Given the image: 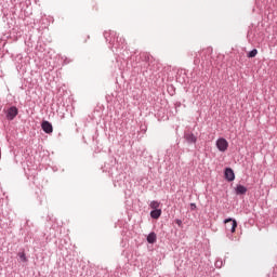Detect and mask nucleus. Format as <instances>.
Instances as JSON below:
<instances>
[{
    "instance_id": "obj_1",
    "label": "nucleus",
    "mask_w": 277,
    "mask_h": 277,
    "mask_svg": "<svg viewBox=\"0 0 277 277\" xmlns=\"http://www.w3.org/2000/svg\"><path fill=\"white\" fill-rule=\"evenodd\" d=\"M216 147L221 153H226L228 150V141L226 138H219L216 141Z\"/></svg>"
},
{
    "instance_id": "obj_2",
    "label": "nucleus",
    "mask_w": 277,
    "mask_h": 277,
    "mask_svg": "<svg viewBox=\"0 0 277 277\" xmlns=\"http://www.w3.org/2000/svg\"><path fill=\"white\" fill-rule=\"evenodd\" d=\"M16 116H18V108L16 106H12L6 110V119L14 120Z\"/></svg>"
},
{
    "instance_id": "obj_3",
    "label": "nucleus",
    "mask_w": 277,
    "mask_h": 277,
    "mask_svg": "<svg viewBox=\"0 0 277 277\" xmlns=\"http://www.w3.org/2000/svg\"><path fill=\"white\" fill-rule=\"evenodd\" d=\"M41 128L44 131V133H48V134L53 133V124H51V122L49 121H43L41 123Z\"/></svg>"
},
{
    "instance_id": "obj_4",
    "label": "nucleus",
    "mask_w": 277,
    "mask_h": 277,
    "mask_svg": "<svg viewBox=\"0 0 277 277\" xmlns=\"http://www.w3.org/2000/svg\"><path fill=\"white\" fill-rule=\"evenodd\" d=\"M184 137H185L186 142H188V144H196V142L198 140L196 137V135H194V133H192V132L185 133Z\"/></svg>"
},
{
    "instance_id": "obj_5",
    "label": "nucleus",
    "mask_w": 277,
    "mask_h": 277,
    "mask_svg": "<svg viewBox=\"0 0 277 277\" xmlns=\"http://www.w3.org/2000/svg\"><path fill=\"white\" fill-rule=\"evenodd\" d=\"M230 222H232V224L229 225V230H230V233H235V230L237 229V221L233 220V219H226L224 221L225 224H228Z\"/></svg>"
},
{
    "instance_id": "obj_6",
    "label": "nucleus",
    "mask_w": 277,
    "mask_h": 277,
    "mask_svg": "<svg viewBox=\"0 0 277 277\" xmlns=\"http://www.w3.org/2000/svg\"><path fill=\"white\" fill-rule=\"evenodd\" d=\"M225 179H226L227 181H235V172L233 171V169L227 168V169L225 170Z\"/></svg>"
},
{
    "instance_id": "obj_7",
    "label": "nucleus",
    "mask_w": 277,
    "mask_h": 277,
    "mask_svg": "<svg viewBox=\"0 0 277 277\" xmlns=\"http://www.w3.org/2000/svg\"><path fill=\"white\" fill-rule=\"evenodd\" d=\"M247 192H248V188H246V186H243V185H238L236 187V194L238 196H243V194H246Z\"/></svg>"
},
{
    "instance_id": "obj_8",
    "label": "nucleus",
    "mask_w": 277,
    "mask_h": 277,
    "mask_svg": "<svg viewBox=\"0 0 277 277\" xmlns=\"http://www.w3.org/2000/svg\"><path fill=\"white\" fill-rule=\"evenodd\" d=\"M153 220H159L161 217V209H156L150 212Z\"/></svg>"
},
{
    "instance_id": "obj_9",
    "label": "nucleus",
    "mask_w": 277,
    "mask_h": 277,
    "mask_svg": "<svg viewBox=\"0 0 277 277\" xmlns=\"http://www.w3.org/2000/svg\"><path fill=\"white\" fill-rule=\"evenodd\" d=\"M147 241H148V243H155L157 241V234H155V232H151L147 236Z\"/></svg>"
},
{
    "instance_id": "obj_10",
    "label": "nucleus",
    "mask_w": 277,
    "mask_h": 277,
    "mask_svg": "<svg viewBox=\"0 0 277 277\" xmlns=\"http://www.w3.org/2000/svg\"><path fill=\"white\" fill-rule=\"evenodd\" d=\"M141 57L143 58V62H150V60L153 58V56L150 55V53H142Z\"/></svg>"
},
{
    "instance_id": "obj_11",
    "label": "nucleus",
    "mask_w": 277,
    "mask_h": 277,
    "mask_svg": "<svg viewBox=\"0 0 277 277\" xmlns=\"http://www.w3.org/2000/svg\"><path fill=\"white\" fill-rule=\"evenodd\" d=\"M17 256H19L22 263H27V255L25 254V251L19 252Z\"/></svg>"
},
{
    "instance_id": "obj_12",
    "label": "nucleus",
    "mask_w": 277,
    "mask_h": 277,
    "mask_svg": "<svg viewBox=\"0 0 277 277\" xmlns=\"http://www.w3.org/2000/svg\"><path fill=\"white\" fill-rule=\"evenodd\" d=\"M161 203L159 201H151L149 205L150 209H154V210L159 209Z\"/></svg>"
},
{
    "instance_id": "obj_13",
    "label": "nucleus",
    "mask_w": 277,
    "mask_h": 277,
    "mask_svg": "<svg viewBox=\"0 0 277 277\" xmlns=\"http://www.w3.org/2000/svg\"><path fill=\"white\" fill-rule=\"evenodd\" d=\"M258 54H259V50L258 49H253L252 51H250L248 53V57H256Z\"/></svg>"
},
{
    "instance_id": "obj_14",
    "label": "nucleus",
    "mask_w": 277,
    "mask_h": 277,
    "mask_svg": "<svg viewBox=\"0 0 277 277\" xmlns=\"http://www.w3.org/2000/svg\"><path fill=\"white\" fill-rule=\"evenodd\" d=\"M175 224H177V226L181 227V226H183V221L176 219V220H175Z\"/></svg>"
},
{
    "instance_id": "obj_15",
    "label": "nucleus",
    "mask_w": 277,
    "mask_h": 277,
    "mask_svg": "<svg viewBox=\"0 0 277 277\" xmlns=\"http://www.w3.org/2000/svg\"><path fill=\"white\" fill-rule=\"evenodd\" d=\"M192 209H196V203L190 205Z\"/></svg>"
}]
</instances>
